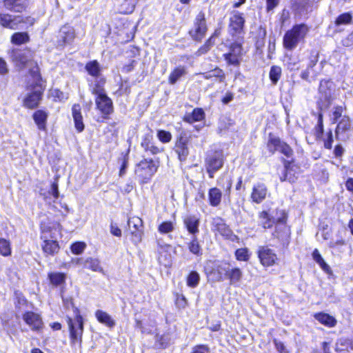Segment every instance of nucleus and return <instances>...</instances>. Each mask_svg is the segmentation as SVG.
I'll return each instance as SVG.
<instances>
[{
	"label": "nucleus",
	"mask_w": 353,
	"mask_h": 353,
	"mask_svg": "<svg viewBox=\"0 0 353 353\" xmlns=\"http://www.w3.org/2000/svg\"><path fill=\"white\" fill-rule=\"evenodd\" d=\"M260 263L264 267L274 265L278 260L274 250L268 246H260L257 252Z\"/></svg>",
	"instance_id": "9d476101"
},
{
	"label": "nucleus",
	"mask_w": 353,
	"mask_h": 353,
	"mask_svg": "<svg viewBox=\"0 0 353 353\" xmlns=\"http://www.w3.org/2000/svg\"><path fill=\"white\" fill-rule=\"evenodd\" d=\"M199 219L195 215L186 216L183 219V223L188 231L194 235L199 232Z\"/></svg>",
	"instance_id": "5701e85b"
},
{
	"label": "nucleus",
	"mask_w": 353,
	"mask_h": 353,
	"mask_svg": "<svg viewBox=\"0 0 353 353\" xmlns=\"http://www.w3.org/2000/svg\"><path fill=\"white\" fill-rule=\"evenodd\" d=\"M76 315L74 319L68 318V324L70 330V340L72 344L81 343L83 332V318L77 308H75Z\"/></svg>",
	"instance_id": "39448f33"
},
{
	"label": "nucleus",
	"mask_w": 353,
	"mask_h": 353,
	"mask_svg": "<svg viewBox=\"0 0 353 353\" xmlns=\"http://www.w3.org/2000/svg\"><path fill=\"white\" fill-rule=\"evenodd\" d=\"M187 71L183 66H179L176 68L170 74L169 76V83L171 85H174L176 83L178 80L180 79L181 77L185 75Z\"/></svg>",
	"instance_id": "72a5a7b5"
},
{
	"label": "nucleus",
	"mask_w": 353,
	"mask_h": 353,
	"mask_svg": "<svg viewBox=\"0 0 353 353\" xmlns=\"http://www.w3.org/2000/svg\"><path fill=\"white\" fill-rule=\"evenodd\" d=\"M352 19V15L350 13H343L336 18L335 23L337 26L346 25L350 23Z\"/></svg>",
	"instance_id": "3c124183"
},
{
	"label": "nucleus",
	"mask_w": 353,
	"mask_h": 353,
	"mask_svg": "<svg viewBox=\"0 0 353 353\" xmlns=\"http://www.w3.org/2000/svg\"><path fill=\"white\" fill-rule=\"evenodd\" d=\"M267 192L268 190L264 184H257L252 188L251 199L253 202L260 203L265 199Z\"/></svg>",
	"instance_id": "4be33fe9"
},
{
	"label": "nucleus",
	"mask_w": 353,
	"mask_h": 353,
	"mask_svg": "<svg viewBox=\"0 0 353 353\" xmlns=\"http://www.w3.org/2000/svg\"><path fill=\"white\" fill-rule=\"evenodd\" d=\"M343 112V108L342 106H336L334 108L331 117V120L333 123H335L337 122L338 119L339 118H342V114Z\"/></svg>",
	"instance_id": "5fc2aeb1"
},
{
	"label": "nucleus",
	"mask_w": 353,
	"mask_h": 353,
	"mask_svg": "<svg viewBox=\"0 0 353 353\" xmlns=\"http://www.w3.org/2000/svg\"><path fill=\"white\" fill-rule=\"evenodd\" d=\"M278 216L276 217V231L274 233V236L278 239H284L288 236L289 230L285 225V221L287 219V214L284 210H278L277 211Z\"/></svg>",
	"instance_id": "dca6fc26"
},
{
	"label": "nucleus",
	"mask_w": 353,
	"mask_h": 353,
	"mask_svg": "<svg viewBox=\"0 0 353 353\" xmlns=\"http://www.w3.org/2000/svg\"><path fill=\"white\" fill-rule=\"evenodd\" d=\"M81 110V108L79 104H74L72 109L75 128L78 132H82L84 129Z\"/></svg>",
	"instance_id": "393cba45"
},
{
	"label": "nucleus",
	"mask_w": 353,
	"mask_h": 353,
	"mask_svg": "<svg viewBox=\"0 0 353 353\" xmlns=\"http://www.w3.org/2000/svg\"><path fill=\"white\" fill-rule=\"evenodd\" d=\"M4 6L6 9L20 12L26 8V3L24 0H4Z\"/></svg>",
	"instance_id": "a878e982"
},
{
	"label": "nucleus",
	"mask_w": 353,
	"mask_h": 353,
	"mask_svg": "<svg viewBox=\"0 0 353 353\" xmlns=\"http://www.w3.org/2000/svg\"><path fill=\"white\" fill-rule=\"evenodd\" d=\"M86 247V244L83 242H76L71 245V252L74 254H81Z\"/></svg>",
	"instance_id": "864d4df0"
},
{
	"label": "nucleus",
	"mask_w": 353,
	"mask_h": 353,
	"mask_svg": "<svg viewBox=\"0 0 353 353\" xmlns=\"http://www.w3.org/2000/svg\"><path fill=\"white\" fill-rule=\"evenodd\" d=\"M0 254L4 256H8L11 254L10 242L2 238H0Z\"/></svg>",
	"instance_id": "a18cd8bd"
},
{
	"label": "nucleus",
	"mask_w": 353,
	"mask_h": 353,
	"mask_svg": "<svg viewBox=\"0 0 353 353\" xmlns=\"http://www.w3.org/2000/svg\"><path fill=\"white\" fill-rule=\"evenodd\" d=\"M333 141L332 132L331 130H330L327 134V139L324 141V147L330 150L332 147Z\"/></svg>",
	"instance_id": "052dcab7"
},
{
	"label": "nucleus",
	"mask_w": 353,
	"mask_h": 353,
	"mask_svg": "<svg viewBox=\"0 0 353 353\" xmlns=\"http://www.w3.org/2000/svg\"><path fill=\"white\" fill-rule=\"evenodd\" d=\"M245 19L243 14L234 11L230 19L229 30L232 35L240 34L243 32Z\"/></svg>",
	"instance_id": "4468645a"
},
{
	"label": "nucleus",
	"mask_w": 353,
	"mask_h": 353,
	"mask_svg": "<svg viewBox=\"0 0 353 353\" xmlns=\"http://www.w3.org/2000/svg\"><path fill=\"white\" fill-rule=\"evenodd\" d=\"M207 30L205 13L201 11L195 17L193 28L189 31V34L194 40L201 41L205 36Z\"/></svg>",
	"instance_id": "1a4fd4ad"
},
{
	"label": "nucleus",
	"mask_w": 353,
	"mask_h": 353,
	"mask_svg": "<svg viewBox=\"0 0 353 353\" xmlns=\"http://www.w3.org/2000/svg\"><path fill=\"white\" fill-rule=\"evenodd\" d=\"M274 345H275V347H276V350L280 353H288V351L285 349V347L284 346L283 343H281V341H277L276 339L274 340Z\"/></svg>",
	"instance_id": "e2e57ef3"
},
{
	"label": "nucleus",
	"mask_w": 353,
	"mask_h": 353,
	"mask_svg": "<svg viewBox=\"0 0 353 353\" xmlns=\"http://www.w3.org/2000/svg\"><path fill=\"white\" fill-rule=\"evenodd\" d=\"M351 127V121L350 118L347 116H343L341 121L337 124L335 134L336 138L341 134L346 131L349 130Z\"/></svg>",
	"instance_id": "c756f323"
},
{
	"label": "nucleus",
	"mask_w": 353,
	"mask_h": 353,
	"mask_svg": "<svg viewBox=\"0 0 353 353\" xmlns=\"http://www.w3.org/2000/svg\"><path fill=\"white\" fill-rule=\"evenodd\" d=\"M323 114L319 112L318 114V121L317 125L315 127V136L317 139H320L322 137L323 134Z\"/></svg>",
	"instance_id": "09e8293b"
},
{
	"label": "nucleus",
	"mask_w": 353,
	"mask_h": 353,
	"mask_svg": "<svg viewBox=\"0 0 353 353\" xmlns=\"http://www.w3.org/2000/svg\"><path fill=\"white\" fill-rule=\"evenodd\" d=\"M50 192L55 199H57L59 197V188H58L57 183H53L51 185Z\"/></svg>",
	"instance_id": "774afa93"
},
{
	"label": "nucleus",
	"mask_w": 353,
	"mask_h": 353,
	"mask_svg": "<svg viewBox=\"0 0 353 353\" xmlns=\"http://www.w3.org/2000/svg\"><path fill=\"white\" fill-rule=\"evenodd\" d=\"M121 161H122L121 167L120 171H119V176H123L125 174L126 168L128 166V156L127 155L124 156L123 158L121 159Z\"/></svg>",
	"instance_id": "bf43d9fd"
},
{
	"label": "nucleus",
	"mask_w": 353,
	"mask_h": 353,
	"mask_svg": "<svg viewBox=\"0 0 353 353\" xmlns=\"http://www.w3.org/2000/svg\"><path fill=\"white\" fill-rule=\"evenodd\" d=\"M97 109L103 114L104 119L114 112L112 99L106 94L97 96L95 99Z\"/></svg>",
	"instance_id": "f8f14e48"
},
{
	"label": "nucleus",
	"mask_w": 353,
	"mask_h": 353,
	"mask_svg": "<svg viewBox=\"0 0 353 353\" xmlns=\"http://www.w3.org/2000/svg\"><path fill=\"white\" fill-rule=\"evenodd\" d=\"M281 75V68L279 66L273 65L271 67L270 71V79L274 85L277 83Z\"/></svg>",
	"instance_id": "37998d69"
},
{
	"label": "nucleus",
	"mask_w": 353,
	"mask_h": 353,
	"mask_svg": "<svg viewBox=\"0 0 353 353\" xmlns=\"http://www.w3.org/2000/svg\"><path fill=\"white\" fill-rule=\"evenodd\" d=\"M128 229L132 235V240L134 243H139L142 237V220L137 216L130 218L128 221Z\"/></svg>",
	"instance_id": "f3484780"
},
{
	"label": "nucleus",
	"mask_w": 353,
	"mask_h": 353,
	"mask_svg": "<svg viewBox=\"0 0 353 353\" xmlns=\"http://www.w3.org/2000/svg\"><path fill=\"white\" fill-rule=\"evenodd\" d=\"M243 56V49L241 44L234 43L230 46V52L224 54L225 59L229 64L239 65Z\"/></svg>",
	"instance_id": "2eb2a0df"
},
{
	"label": "nucleus",
	"mask_w": 353,
	"mask_h": 353,
	"mask_svg": "<svg viewBox=\"0 0 353 353\" xmlns=\"http://www.w3.org/2000/svg\"><path fill=\"white\" fill-rule=\"evenodd\" d=\"M279 3V0H266L267 10H272L276 8Z\"/></svg>",
	"instance_id": "338daca9"
},
{
	"label": "nucleus",
	"mask_w": 353,
	"mask_h": 353,
	"mask_svg": "<svg viewBox=\"0 0 353 353\" xmlns=\"http://www.w3.org/2000/svg\"><path fill=\"white\" fill-rule=\"evenodd\" d=\"M51 283L54 285H59L65 283V275L61 272H52L48 274Z\"/></svg>",
	"instance_id": "4c0bfd02"
},
{
	"label": "nucleus",
	"mask_w": 353,
	"mask_h": 353,
	"mask_svg": "<svg viewBox=\"0 0 353 353\" xmlns=\"http://www.w3.org/2000/svg\"><path fill=\"white\" fill-rule=\"evenodd\" d=\"M320 99L328 103L332 100L334 91V83L330 80H323L320 82L319 88Z\"/></svg>",
	"instance_id": "6ab92c4d"
},
{
	"label": "nucleus",
	"mask_w": 353,
	"mask_h": 353,
	"mask_svg": "<svg viewBox=\"0 0 353 353\" xmlns=\"http://www.w3.org/2000/svg\"><path fill=\"white\" fill-rule=\"evenodd\" d=\"M88 73L96 78L99 77L101 68L99 63L97 61H92L86 63L85 67Z\"/></svg>",
	"instance_id": "c9c22d12"
},
{
	"label": "nucleus",
	"mask_w": 353,
	"mask_h": 353,
	"mask_svg": "<svg viewBox=\"0 0 353 353\" xmlns=\"http://www.w3.org/2000/svg\"><path fill=\"white\" fill-rule=\"evenodd\" d=\"M279 150L288 157H291L293 153L291 148L285 143H282Z\"/></svg>",
	"instance_id": "13d9d810"
},
{
	"label": "nucleus",
	"mask_w": 353,
	"mask_h": 353,
	"mask_svg": "<svg viewBox=\"0 0 353 353\" xmlns=\"http://www.w3.org/2000/svg\"><path fill=\"white\" fill-rule=\"evenodd\" d=\"M47 118V113L43 110H37L33 115V119L40 130H45Z\"/></svg>",
	"instance_id": "473e14b6"
},
{
	"label": "nucleus",
	"mask_w": 353,
	"mask_h": 353,
	"mask_svg": "<svg viewBox=\"0 0 353 353\" xmlns=\"http://www.w3.org/2000/svg\"><path fill=\"white\" fill-rule=\"evenodd\" d=\"M200 276L195 271L191 272L187 279V284L189 287L195 288L199 284Z\"/></svg>",
	"instance_id": "49530a36"
},
{
	"label": "nucleus",
	"mask_w": 353,
	"mask_h": 353,
	"mask_svg": "<svg viewBox=\"0 0 353 353\" xmlns=\"http://www.w3.org/2000/svg\"><path fill=\"white\" fill-rule=\"evenodd\" d=\"M110 232L112 235L115 236H121V230L119 228V227L114 224H111L110 225Z\"/></svg>",
	"instance_id": "69168bd1"
},
{
	"label": "nucleus",
	"mask_w": 353,
	"mask_h": 353,
	"mask_svg": "<svg viewBox=\"0 0 353 353\" xmlns=\"http://www.w3.org/2000/svg\"><path fill=\"white\" fill-rule=\"evenodd\" d=\"M62 227L59 222L48 219L41 223V239L43 241V250L48 254L53 255L58 252L59 245L57 241L61 236Z\"/></svg>",
	"instance_id": "f257e3e1"
},
{
	"label": "nucleus",
	"mask_w": 353,
	"mask_h": 353,
	"mask_svg": "<svg viewBox=\"0 0 353 353\" xmlns=\"http://www.w3.org/2000/svg\"><path fill=\"white\" fill-rule=\"evenodd\" d=\"M219 273H224L226 277L230 280L231 285L239 283L242 277L243 272L239 268H231L229 263H224L219 266Z\"/></svg>",
	"instance_id": "9b49d317"
},
{
	"label": "nucleus",
	"mask_w": 353,
	"mask_h": 353,
	"mask_svg": "<svg viewBox=\"0 0 353 353\" xmlns=\"http://www.w3.org/2000/svg\"><path fill=\"white\" fill-rule=\"evenodd\" d=\"M168 245L161 246L160 249L158 250L159 256L158 257L159 261L161 264L164 265H168L170 263V255L168 254L166 249L168 248Z\"/></svg>",
	"instance_id": "79ce46f5"
},
{
	"label": "nucleus",
	"mask_w": 353,
	"mask_h": 353,
	"mask_svg": "<svg viewBox=\"0 0 353 353\" xmlns=\"http://www.w3.org/2000/svg\"><path fill=\"white\" fill-rule=\"evenodd\" d=\"M159 139L163 143H168L172 139V134L170 132L165 130H159L157 132Z\"/></svg>",
	"instance_id": "6e6d98bb"
},
{
	"label": "nucleus",
	"mask_w": 353,
	"mask_h": 353,
	"mask_svg": "<svg viewBox=\"0 0 353 353\" xmlns=\"http://www.w3.org/2000/svg\"><path fill=\"white\" fill-rule=\"evenodd\" d=\"M188 143V137L185 134H181L175 145V152L178 154L180 161H185L189 154Z\"/></svg>",
	"instance_id": "a211bd4d"
},
{
	"label": "nucleus",
	"mask_w": 353,
	"mask_h": 353,
	"mask_svg": "<svg viewBox=\"0 0 353 353\" xmlns=\"http://www.w3.org/2000/svg\"><path fill=\"white\" fill-rule=\"evenodd\" d=\"M159 168V162L152 159H144L137 164L134 173L139 181L148 183L150 181Z\"/></svg>",
	"instance_id": "20e7f679"
},
{
	"label": "nucleus",
	"mask_w": 353,
	"mask_h": 353,
	"mask_svg": "<svg viewBox=\"0 0 353 353\" xmlns=\"http://www.w3.org/2000/svg\"><path fill=\"white\" fill-rule=\"evenodd\" d=\"M213 45V43L212 41V38H210L205 43V44L201 46L198 50L197 52H196V54L197 56H201L205 53H206L207 52L209 51V50L210 49L211 46Z\"/></svg>",
	"instance_id": "4d7b16f0"
},
{
	"label": "nucleus",
	"mask_w": 353,
	"mask_h": 353,
	"mask_svg": "<svg viewBox=\"0 0 353 353\" xmlns=\"http://www.w3.org/2000/svg\"><path fill=\"white\" fill-rule=\"evenodd\" d=\"M188 248H189L190 251L192 254H196V255L201 254L199 243L195 236H194L192 238V241L189 243Z\"/></svg>",
	"instance_id": "603ef678"
},
{
	"label": "nucleus",
	"mask_w": 353,
	"mask_h": 353,
	"mask_svg": "<svg viewBox=\"0 0 353 353\" xmlns=\"http://www.w3.org/2000/svg\"><path fill=\"white\" fill-rule=\"evenodd\" d=\"M309 27L304 24H297L288 30L283 37V46L285 49L292 50L296 48L298 44L304 40L309 32Z\"/></svg>",
	"instance_id": "7ed1b4c3"
},
{
	"label": "nucleus",
	"mask_w": 353,
	"mask_h": 353,
	"mask_svg": "<svg viewBox=\"0 0 353 353\" xmlns=\"http://www.w3.org/2000/svg\"><path fill=\"white\" fill-rule=\"evenodd\" d=\"M95 316L100 323H103L110 327H112L115 325V322L110 315L103 310H97L95 312Z\"/></svg>",
	"instance_id": "7c9ffc66"
},
{
	"label": "nucleus",
	"mask_w": 353,
	"mask_h": 353,
	"mask_svg": "<svg viewBox=\"0 0 353 353\" xmlns=\"http://www.w3.org/2000/svg\"><path fill=\"white\" fill-rule=\"evenodd\" d=\"M236 260L241 261H248L250 259V254L248 248H239L235 252Z\"/></svg>",
	"instance_id": "de8ad7c7"
},
{
	"label": "nucleus",
	"mask_w": 353,
	"mask_h": 353,
	"mask_svg": "<svg viewBox=\"0 0 353 353\" xmlns=\"http://www.w3.org/2000/svg\"><path fill=\"white\" fill-rule=\"evenodd\" d=\"M76 37L74 28L70 25H64L59 30V39L65 44L71 43Z\"/></svg>",
	"instance_id": "412c9836"
},
{
	"label": "nucleus",
	"mask_w": 353,
	"mask_h": 353,
	"mask_svg": "<svg viewBox=\"0 0 353 353\" xmlns=\"http://www.w3.org/2000/svg\"><path fill=\"white\" fill-rule=\"evenodd\" d=\"M199 74L202 75L203 77L205 79H210L213 77L219 78L220 82H223L225 79V74L223 70L219 68H216L207 72L199 73Z\"/></svg>",
	"instance_id": "f704fd0d"
},
{
	"label": "nucleus",
	"mask_w": 353,
	"mask_h": 353,
	"mask_svg": "<svg viewBox=\"0 0 353 353\" xmlns=\"http://www.w3.org/2000/svg\"><path fill=\"white\" fill-rule=\"evenodd\" d=\"M22 319L32 331L39 332L43 327L42 318L38 313L32 311L26 312L23 314Z\"/></svg>",
	"instance_id": "ddd939ff"
},
{
	"label": "nucleus",
	"mask_w": 353,
	"mask_h": 353,
	"mask_svg": "<svg viewBox=\"0 0 353 353\" xmlns=\"http://www.w3.org/2000/svg\"><path fill=\"white\" fill-rule=\"evenodd\" d=\"M30 75L32 82L28 85V90L30 92L23 100V105L28 108L33 109L38 106L45 90V81L42 79L39 73V67L35 65L30 70Z\"/></svg>",
	"instance_id": "f03ea898"
},
{
	"label": "nucleus",
	"mask_w": 353,
	"mask_h": 353,
	"mask_svg": "<svg viewBox=\"0 0 353 353\" xmlns=\"http://www.w3.org/2000/svg\"><path fill=\"white\" fill-rule=\"evenodd\" d=\"M10 57L16 66L20 70L30 66L29 71L37 64L32 61V54L29 50L14 49L11 51Z\"/></svg>",
	"instance_id": "423d86ee"
},
{
	"label": "nucleus",
	"mask_w": 353,
	"mask_h": 353,
	"mask_svg": "<svg viewBox=\"0 0 353 353\" xmlns=\"http://www.w3.org/2000/svg\"><path fill=\"white\" fill-rule=\"evenodd\" d=\"M223 165V154L221 150L209 153L205 159V166L210 178L214 177V174Z\"/></svg>",
	"instance_id": "6e6552de"
},
{
	"label": "nucleus",
	"mask_w": 353,
	"mask_h": 353,
	"mask_svg": "<svg viewBox=\"0 0 353 353\" xmlns=\"http://www.w3.org/2000/svg\"><path fill=\"white\" fill-rule=\"evenodd\" d=\"M294 7L300 13L308 12L313 4L312 0H294Z\"/></svg>",
	"instance_id": "e433bc0d"
},
{
	"label": "nucleus",
	"mask_w": 353,
	"mask_h": 353,
	"mask_svg": "<svg viewBox=\"0 0 353 353\" xmlns=\"http://www.w3.org/2000/svg\"><path fill=\"white\" fill-rule=\"evenodd\" d=\"M344 152H345V150L342 147L341 145H336V147L334 148V154L335 157H336V158L341 157L343 156V154H344Z\"/></svg>",
	"instance_id": "0e129e2a"
},
{
	"label": "nucleus",
	"mask_w": 353,
	"mask_h": 353,
	"mask_svg": "<svg viewBox=\"0 0 353 353\" xmlns=\"http://www.w3.org/2000/svg\"><path fill=\"white\" fill-rule=\"evenodd\" d=\"M261 225L264 228H270L275 223V220L270 217L267 212L263 211L259 214Z\"/></svg>",
	"instance_id": "ea45409f"
},
{
	"label": "nucleus",
	"mask_w": 353,
	"mask_h": 353,
	"mask_svg": "<svg viewBox=\"0 0 353 353\" xmlns=\"http://www.w3.org/2000/svg\"><path fill=\"white\" fill-rule=\"evenodd\" d=\"M105 84V80L101 78L99 80H96L92 86V93L97 96L105 94V90L103 85Z\"/></svg>",
	"instance_id": "a19ab883"
},
{
	"label": "nucleus",
	"mask_w": 353,
	"mask_h": 353,
	"mask_svg": "<svg viewBox=\"0 0 353 353\" xmlns=\"http://www.w3.org/2000/svg\"><path fill=\"white\" fill-rule=\"evenodd\" d=\"M175 223L172 221H164L158 227V231L161 234H168L174 230Z\"/></svg>",
	"instance_id": "c03bdc74"
},
{
	"label": "nucleus",
	"mask_w": 353,
	"mask_h": 353,
	"mask_svg": "<svg viewBox=\"0 0 353 353\" xmlns=\"http://www.w3.org/2000/svg\"><path fill=\"white\" fill-rule=\"evenodd\" d=\"M209 349L205 345H196L192 348L191 353H209Z\"/></svg>",
	"instance_id": "680f3d73"
},
{
	"label": "nucleus",
	"mask_w": 353,
	"mask_h": 353,
	"mask_svg": "<svg viewBox=\"0 0 353 353\" xmlns=\"http://www.w3.org/2000/svg\"><path fill=\"white\" fill-rule=\"evenodd\" d=\"M204 112L201 108H195L191 114H188L184 117V121L190 123L199 121L204 119Z\"/></svg>",
	"instance_id": "2f4dec72"
},
{
	"label": "nucleus",
	"mask_w": 353,
	"mask_h": 353,
	"mask_svg": "<svg viewBox=\"0 0 353 353\" xmlns=\"http://www.w3.org/2000/svg\"><path fill=\"white\" fill-rule=\"evenodd\" d=\"M283 142L276 137H271L268 143V148L271 152H274L276 150H279L281 145Z\"/></svg>",
	"instance_id": "8fccbe9b"
},
{
	"label": "nucleus",
	"mask_w": 353,
	"mask_h": 353,
	"mask_svg": "<svg viewBox=\"0 0 353 353\" xmlns=\"http://www.w3.org/2000/svg\"><path fill=\"white\" fill-rule=\"evenodd\" d=\"M214 228L223 236H229L231 231L221 217H215L212 221Z\"/></svg>",
	"instance_id": "bb28decb"
},
{
	"label": "nucleus",
	"mask_w": 353,
	"mask_h": 353,
	"mask_svg": "<svg viewBox=\"0 0 353 353\" xmlns=\"http://www.w3.org/2000/svg\"><path fill=\"white\" fill-rule=\"evenodd\" d=\"M294 165H291L290 162L285 163V168L283 169V173L280 176L281 181H288L290 183H294L297 179L296 175L295 169Z\"/></svg>",
	"instance_id": "b1692460"
},
{
	"label": "nucleus",
	"mask_w": 353,
	"mask_h": 353,
	"mask_svg": "<svg viewBox=\"0 0 353 353\" xmlns=\"http://www.w3.org/2000/svg\"><path fill=\"white\" fill-rule=\"evenodd\" d=\"M208 198L210 205L213 207H216L221 203L222 192L217 188H210L208 192Z\"/></svg>",
	"instance_id": "cd10ccee"
},
{
	"label": "nucleus",
	"mask_w": 353,
	"mask_h": 353,
	"mask_svg": "<svg viewBox=\"0 0 353 353\" xmlns=\"http://www.w3.org/2000/svg\"><path fill=\"white\" fill-rule=\"evenodd\" d=\"M29 41V36L26 32H16L11 37V42L16 45H21Z\"/></svg>",
	"instance_id": "58836bf2"
},
{
	"label": "nucleus",
	"mask_w": 353,
	"mask_h": 353,
	"mask_svg": "<svg viewBox=\"0 0 353 353\" xmlns=\"http://www.w3.org/2000/svg\"><path fill=\"white\" fill-rule=\"evenodd\" d=\"M77 263L83 265L85 268L90 269L94 272L104 274L100 261L97 258L89 257L86 259H78Z\"/></svg>",
	"instance_id": "aec40b11"
},
{
	"label": "nucleus",
	"mask_w": 353,
	"mask_h": 353,
	"mask_svg": "<svg viewBox=\"0 0 353 353\" xmlns=\"http://www.w3.org/2000/svg\"><path fill=\"white\" fill-rule=\"evenodd\" d=\"M314 317L321 323L330 327H334L336 323V320L334 317L325 313L321 312L316 314Z\"/></svg>",
	"instance_id": "c85d7f7f"
},
{
	"label": "nucleus",
	"mask_w": 353,
	"mask_h": 353,
	"mask_svg": "<svg viewBox=\"0 0 353 353\" xmlns=\"http://www.w3.org/2000/svg\"><path fill=\"white\" fill-rule=\"evenodd\" d=\"M22 23H34L33 19L31 17H23L22 16H12L9 14H0V25L4 28L17 30L22 28Z\"/></svg>",
	"instance_id": "0eeeda50"
}]
</instances>
